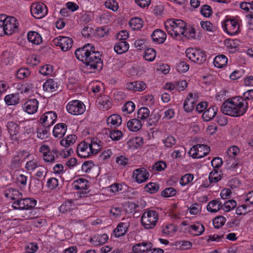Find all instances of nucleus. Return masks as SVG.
Masks as SVG:
<instances>
[{"instance_id": "obj_1", "label": "nucleus", "mask_w": 253, "mask_h": 253, "mask_svg": "<svg viewBox=\"0 0 253 253\" xmlns=\"http://www.w3.org/2000/svg\"><path fill=\"white\" fill-rule=\"evenodd\" d=\"M75 54L76 57L84 63L88 69L93 72L102 69L103 64L101 59V54L95 50L94 46L86 44L76 49Z\"/></svg>"}, {"instance_id": "obj_2", "label": "nucleus", "mask_w": 253, "mask_h": 253, "mask_svg": "<svg viewBox=\"0 0 253 253\" xmlns=\"http://www.w3.org/2000/svg\"><path fill=\"white\" fill-rule=\"evenodd\" d=\"M248 102L240 96L225 101L221 107V111L226 115L240 117L246 113L248 109Z\"/></svg>"}, {"instance_id": "obj_3", "label": "nucleus", "mask_w": 253, "mask_h": 253, "mask_svg": "<svg viewBox=\"0 0 253 253\" xmlns=\"http://www.w3.org/2000/svg\"><path fill=\"white\" fill-rule=\"evenodd\" d=\"M186 23L181 19H170L165 23V29L168 34L175 39L183 36L186 32Z\"/></svg>"}, {"instance_id": "obj_4", "label": "nucleus", "mask_w": 253, "mask_h": 253, "mask_svg": "<svg viewBox=\"0 0 253 253\" xmlns=\"http://www.w3.org/2000/svg\"><path fill=\"white\" fill-rule=\"evenodd\" d=\"M158 219V215L154 210L145 211L141 217V222L146 229L153 228L156 225Z\"/></svg>"}, {"instance_id": "obj_5", "label": "nucleus", "mask_w": 253, "mask_h": 253, "mask_svg": "<svg viewBox=\"0 0 253 253\" xmlns=\"http://www.w3.org/2000/svg\"><path fill=\"white\" fill-rule=\"evenodd\" d=\"M187 57L192 62L197 64H202L207 59L206 53L200 49L188 48L186 50Z\"/></svg>"}, {"instance_id": "obj_6", "label": "nucleus", "mask_w": 253, "mask_h": 253, "mask_svg": "<svg viewBox=\"0 0 253 253\" xmlns=\"http://www.w3.org/2000/svg\"><path fill=\"white\" fill-rule=\"evenodd\" d=\"M40 152L42 155L43 160L47 163H54L55 159L58 157V150L56 148L50 149L46 145H42Z\"/></svg>"}, {"instance_id": "obj_7", "label": "nucleus", "mask_w": 253, "mask_h": 253, "mask_svg": "<svg viewBox=\"0 0 253 253\" xmlns=\"http://www.w3.org/2000/svg\"><path fill=\"white\" fill-rule=\"evenodd\" d=\"M210 152V148L206 145L197 144L191 147L189 155L193 158H202L207 155Z\"/></svg>"}, {"instance_id": "obj_8", "label": "nucleus", "mask_w": 253, "mask_h": 253, "mask_svg": "<svg viewBox=\"0 0 253 253\" xmlns=\"http://www.w3.org/2000/svg\"><path fill=\"white\" fill-rule=\"evenodd\" d=\"M67 111L72 115L83 114L85 110V106L81 101L75 100L70 101L66 106Z\"/></svg>"}, {"instance_id": "obj_9", "label": "nucleus", "mask_w": 253, "mask_h": 253, "mask_svg": "<svg viewBox=\"0 0 253 253\" xmlns=\"http://www.w3.org/2000/svg\"><path fill=\"white\" fill-rule=\"evenodd\" d=\"M30 10L33 16L37 19L43 18L47 13V7L43 3H33Z\"/></svg>"}, {"instance_id": "obj_10", "label": "nucleus", "mask_w": 253, "mask_h": 253, "mask_svg": "<svg viewBox=\"0 0 253 253\" xmlns=\"http://www.w3.org/2000/svg\"><path fill=\"white\" fill-rule=\"evenodd\" d=\"M53 42L55 46H60L62 51H66L72 47L73 41L69 37L60 36L55 38Z\"/></svg>"}, {"instance_id": "obj_11", "label": "nucleus", "mask_w": 253, "mask_h": 253, "mask_svg": "<svg viewBox=\"0 0 253 253\" xmlns=\"http://www.w3.org/2000/svg\"><path fill=\"white\" fill-rule=\"evenodd\" d=\"M7 127L12 139L16 141L25 139V137L21 134L19 126L16 123L12 121L8 122Z\"/></svg>"}, {"instance_id": "obj_12", "label": "nucleus", "mask_w": 253, "mask_h": 253, "mask_svg": "<svg viewBox=\"0 0 253 253\" xmlns=\"http://www.w3.org/2000/svg\"><path fill=\"white\" fill-rule=\"evenodd\" d=\"M30 154L25 151H21L16 153L12 157L11 163L9 165L11 169L19 168L23 160L29 156Z\"/></svg>"}, {"instance_id": "obj_13", "label": "nucleus", "mask_w": 253, "mask_h": 253, "mask_svg": "<svg viewBox=\"0 0 253 253\" xmlns=\"http://www.w3.org/2000/svg\"><path fill=\"white\" fill-rule=\"evenodd\" d=\"M57 114L54 111H48L43 114L40 118V123L45 127L53 125L56 121Z\"/></svg>"}, {"instance_id": "obj_14", "label": "nucleus", "mask_w": 253, "mask_h": 253, "mask_svg": "<svg viewBox=\"0 0 253 253\" xmlns=\"http://www.w3.org/2000/svg\"><path fill=\"white\" fill-rule=\"evenodd\" d=\"M18 22L17 19L12 16H8L7 20L2 22L1 24L4 26V30L6 31L7 35H11L18 28Z\"/></svg>"}, {"instance_id": "obj_15", "label": "nucleus", "mask_w": 253, "mask_h": 253, "mask_svg": "<svg viewBox=\"0 0 253 253\" xmlns=\"http://www.w3.org/2000/svg\"><path fill=\"white\" fill-rule=\"evenodd\" d=\"M224 31L231 36L239 33V25L238 22L234 19H227L223 26Z\"/></svg>"}, {"instance_id": "obj_16", "label": "nucleus", "mask_w": 253, "mask_h": 253, "mask_svg": "<svg viewBox=\"0 0 253 253\" xmlns=\"http://www.w3.org/2000/svg\"><path fill=\"white\" fill-rule=\"evenodd\" d=\"M78 156L81 158H86L92 155L89 143L84 141L81 142L77 147Z\"/></svg>"}, {"instance_id": "obj_17", "label": "nucleus", "mask_w": 253, "mask_h": 253, "mask_svg": "<svg viewBox=\"0 0 253 253\" xmlns=\"http://www.w3.org/2000/svg\"><path fill=\"white\" fill-rule=\"evenodd\" d=\"M149 175V172L143 168L134 170L133 173V177L135 179L138 183H141L147 181Z\"/></svg>"}, {"instance_id": "obj_18", "label": "nucleus", "mask_w": 253, "mask_h": 253, "mask_svg": "<svg viewBox=\"0 0 253 253\" xmlns=\"http://www.w3.org/2000/svg\"><path fill=\"white\" fill-rule=\"evenodd\" d=\"M122 220L123 222L120 223L114 230V234L116 237L124 236L129 226V221L127 219L123 218Z\"/></svg>"}, {"instance_id": "obj_19", "label": "nucleus", "mask_w": 253, "mask_h": 253, "mask_svg": "<svg viewBox=\"0 0 253 253\" xmlns=\"http://www.w3.org/2000/svg\"><path fill=\"white\" fill-rule=\"evenodd\" d=\"M39 102L36 99L27 100L23 105V110L29 114L35 113L38 110Z\"/></svg>"}, {"instance_id": "obj_20", "label": "nucleus", "mask_w": 253, "mask_h": 253, "mask_svg": "<svg viewBox=\"0 0 253 253\" xmlns=\"http://www.w3.org/2000/svg\"><path fill=\"white\" fill-rule=\"evenodd\" d=\"M98 108L102 110H107L112 106V100L110 97L104 95L99 97L97 100Z\"/></svg>"}, {"instance_id": "obj_21", "label": "nucleus", "mask_w": 253, "mask_h": 253, "mask_svg": "<svg viewBox=\"0 0 253 253\" xmlns=\"http://www.w3.org/2000/svg\"><path fill=\"white\" fill-rule=\"evenodd\" d=\"M43 89L45 91L53 92L60 90V84L57 80L50 79L43 84Z\"/></svg>"}, {"instance_id": "obj_22", "label": "nucleus", "mask_w": 253, "mask_h": 253, "mask_svg": "<svg viewBox=\"0 0 253 253\" xmlns=\"http://www.w3.org/2000/svg\"><path fill=\"white\" fill-rule=\"evenodd\" d=\"M151 37L154 42L158 43H162L165 42L167 35L163 30L158 29L153 31Z\"/></svg>"}, {"instance_id": "obj_23", "label": "nucleus", "mask_w": 253, "mask_h": 253, "mask_svg": "<svg viewBox=\"0 0 253 253\" xmlns=\"http://www.w3.org/2000/svg\"><path fill=\"white\" fill-rule=\"evenodd\" d=\"M218 111L215 106H211L203 114L202 117L204 121L208 122L212 120L216 115Z\"/></svg>"}, {"instance_id": "obj_24", "label": "nucleus", "mask_w": 253, "mask_h": 253, "mask_svg": "<svg viewBox=\"0 0 253 253\" xmlns=\"http://www.w3.org/2000/svg\"><path fill=\"white\" fill-rule=\"evenodd\" d=\"M67 127V125L64 123L56 125L53 130L54 136L59 138L63 137L66 132Z\"/></svg>"}, {"instance_id": "obj_25", "label": "nucleus", "mask_w": 253, "mask_h": 253, "mask_svg": "<svg viewBox=\"0 0 253 253\" xmlns=\"http://www.w3.org/2000/svg\"><path fill=\"white\" fill-rule=\"evenodd\" d=\"M4 195L7 198L15 201L23 197L21 192L13 188L6 189L4 191Z\"/></svg>"}, {"instance_id": "obj_26", "label": "nucleus", "mask_w": 253, "mask_h": 253, "mask_svg": "<svg viewBox=\"0 0 253 253\" xmlns=\"http://www.w3.org/2000/svg\"><path fill=\"white\" fill-rule=\"evenodd\" d=\"M188 232L194 236H199L203 233L205 231L204 226L200 222H196L195 224L189 226Z\"/></svg>"}, {"instance_id": "obj_27", "label": "nucleus", "mask_w": 253, "mask_h": 253, "mask_svg": "<svg viewBox=\"0 0 253 253\" xmlns=\"http://www.w3.org/2000/svg\"><path fill=\"white\" fill-rule=\"evenodd\" d=\"M152 244L151 243L142 242L134 245L132 250L134 253H142L152 248Z\"/></svg>"}, {"instance_id": "obj_28", "label": "nucleus", "mask_w": 253, "mask_h": 253, "mask_svg": "<svg viewBox=\"0 0 253 253\" xmlns=\"http://www.w3.org/2000/svg\"><path fill=\"white\" fill-rule=\"evenodd\" d=\"M108 240V236L106 234L96 235L90 239V242L94 246H100L105 243Z\"/></svg>"}, {"instance_id": "obj_29", "label": "nucleus", "mask_w": 253, "mask_h": 253, "mask_svg": "<svg viewBox=\"0 0 253 253\" xmlns=\"http://www.w3.org/2000/svg\"><path fill=\"white\" fill-rule=\"evenodd\" d=\"M222 202L218 199L210 201L207 207V210L211 212H216L222 209Z\"/></svg>"}, {"instance_id": "obj_30", "label": "nucleus", "mask_w": 253, "mask_h": 253, "mask_svg": "<svg viewBox=\"0 0 253 253\" xmlns=\"http://www.w3.org/2000/svg\"><path fill=\"white\" fill-rule=\"evenodd\" d=\"M102 142L97 138H93L89 143L92 155H95L100 151L102 148Z\"/></svg>"}, {"instance_id": "obj_31", "label": "nucleus", "mask_w": 253, "mask_h": 253, "mask_svg": "<svg viewBox=\"0 0 253 253\" xmlns=\"http://www.w3.org/2000/svg\"><path fill=\"white\" fill-rule=\"evenodd\" d=\"M27 38L29 42L37 45L41 44L42 42L40 34L35 31L29 32L27 34Z\"/></svg>"}, {"instance_id": "obj_32", "label": "nucleus", "mask_w": 253, "mask_h": 253, "mask_svg": "<svg viewBox=\"0 0 253 253\" xmlns=\"http://www.w3.org/2000/svg\"><path fill=\"white\" fill-rule=\"evenodd\" d=\"M107 125H110L111 127H116L121 124L122 118L119 115L113 114L107 118Z\"/></svg>"}, {"instance_id": "obj_33", "label": "nucleus", "mask_w": 253, "mask_h": 253, "mask_svg": "<svg viewBox=\"0 0 253 253\" xmlns=\"http://www.w3.org/2000/svg\"><path fill=\"white\" fill-rule=\"evenodd\" d=\"M114 50L121 54L126 52L129 48V44L126 41H120L114 46Z\"/></svg>"}, {"instance_id": "obj_34", "label": "nucleus", "mask_w": 253, "mask_h": 253, "mask_svg": "<svg viewBox=\"0 0 253 253\" xmlns=\"http://www.w3.org/2000/svg\"><path fill=\"white\" fill-rule=\"evenodd\" d=\"M127 126L131 131H137L141 128L142 124L138 119H132L128 121Z\"/></svg>"}, {"instance_id": "obj_35", "label": "nucleus", "mask_w": 253, "mask_h": 253, "mask_svg": "<svg viewBox=\"0 0 253 253\" xmlns=\"http://www.w3.org/2000/svg\"><path fill=\"white\" fill-rule=\"evenodd\" d=\"M227 63V58L224 55L216 56L213 61V64L216 67L221 68L225 66Z\"/></svg>"}, {"instance_id": "obj_36", "label": "nucleus", "mask_w": 253, "mask_h": 253, "mask_svg": "<svg viewBox=\"0 0 253 253\" xmlns=\"http://www.w3.org/2000/svg\"><path fill=\"white\" fill-rule=\"evenodd\" d=\"M77 139V137L75 135H69L62 139L60 143L62 146L69 148V146L75 143Z\"/></svg>"}, {"instance_id": "obj_37", "label": "nucleus", "mask_w": 253, "mask_h": 253, "mask_svg": "<svg viewBox=\"0 0 253 253\" xmlns=\"http://www.w3.org/2000/svg\"><path fill=\"white\" fill-rule=\"evenodd\" d=\"M88 181L85 179L80 178L74 182V186L76 190H84L88 189Z\"/></svg>"}, {"instance_id": "obj_38", "label": "nucleus", "mask_w": 253, "mask_h": 253, "mask_svg": "<svg viewBox=\"0 0 253 253\" xmlns=\"http://www.w3.org/2000/svg\"><path fill=\"white\" fill-rule=\"evenodd\" d=\"M240 150L236 146H233L228 149L226 153L228 155V157L229 159L228 160V165L231 164V162L232 161H235V156H236L239 153Z\"/></svg>"}, {"instance_id": "obj_39", "label": "nucleus", "mask_w": 253, "mask_h": 253, "mask_svg": "<svg viewBox=\"0 0 253 253\" xmlns=\"http://www.w3.org/2000/svg\"><path fill=\"white\" fill-rule=\"evenodd\" d=\"M129 24L130 28L133 30H138L142 28L143 21L141 19L138 17H135L130 20Z\"/></svg>"}, {"instance_id": "obj_40", "label": "nucleus", "mask_w": 253, "mask_h": 253, "mask_svg": "<svg viewBox=\"0 0 253 253\" xmlns=\"http://www.w3.org/2000/svg\"><path fill=\"white\" fill-rule=\"evenodd\" d=\"M19 100L18 94H11L5 96L4 101L8 105H15Z\"/></svg>"}, {"instance_id": "obj_41", "label": "nucleus", "mask_w": 253, "mask_h": 253, "mask_svg": "<svg viewBox=\"0 0 253 253\" xmlns=\"http://www.w3.org/2000/svg\"><path fill=\"white\" fill-rule=\"evenodd\" d=\"M237 206V203L234 200H230L222 203V209L225 212L230 211Z\"/></svg>"}, {"instance_id": "obj_42", "label": "nucleus", "mask_w": 253, "mask_h": 253, "mask_svg": "<svg viewBox=\"0 0 253 253\" xmlns=\"http://www.w3.org/2000/svg\"><path fill=\"white\" fill-rule=\"evenodd\" d=\"M221 179V176L216 169H213L209 174V179L211 183H215Z\"/></svg>"}, {"instance_id": "obj_43", "label": "nucleus", "mask_w": 253, "mask_h": 253, "mask_svg": "<svg viewBox=\"0 0 253 253\" xmlns=\"http://www.w3.org/2000/svg\"><path fill=\"white\" fill-rule=\"evenodd\" d=\"M150 115V111L148 108L143 107L140 108L137 111V118L141 120L146 119Z\"/></svg>"}, {"instance_id": "obj_44", "label": "nucleus", "mask_w": 253, "mask_h": 253, "mask_svg": "<svg viewBox=\"0 0 253 253\" xmlns=\"http://www.w3.org/2000/svg\"><path fill=\"white\" fill-rule=\"evenodd\" d=\"M194 102V100H191L190 98L187 97L183 103L184 111L186 112H191L195 105Z\"/></svg>"}, {"instance_id": "obj_45", "label": "nucleus", "mask_w": 253, "mask_h": 253, "mask_svg": "<svg viewBox=\"0 0 253 253\" xmlns=\"http://www.w3.org/2000/svg\"><path fill=\"white\" fill-rule=\"evenodd\" d=\"M156 51L153 48H148L145 51L144 58L148 61H153L156 57Z\"/></svg>"}, {"instance_id": "obj_46", "label": "nucleus", "mask_w": 253, "mask_h": 253, "mask_svg": "<svg viewBox=\"0 0 253 253\" xmlns=\"http://www.w3.org/2000/svg\"><path fill=\"white\" fill-rule=\"evenodd\" d=\"M24 210H30L34 208L37 204V201L32 198H23Z\"/></svg>"}, {"instance_id": "obj_47", "label": "nucleus", "mask_w": 253, "mask_h": 253, "mask_svg": "<svg viewBox=\"0 0 253 253\" xmlns=\"http://www.w3.org/2000/svg\"><path fill=\"white\" fill-rule=\"evenodd\" d=\"M200 12L205 17H210L213 13L211 6L207 4L204 5L201 8Z\"/></svg>"}, {"instance_id": "obj_48", "label": "nucleus", "mask_w": 253, "mask_h": 253, "mask_svg": "<svg viewBox=\"0 0 253 253\" xmlns=\"http://www.w3.org/2000/svg\"><path fill=\"white\" fill-rule=\"evenodd\" d=\"M144 188L146 191L152 194L156 193L159 190V186L155 183L150 182L146 185Z\"/></svg>"}, {"instance_id": "obj_49", "label": "nucleus", "mask_w": 253, "mask_h": 253, "mask_svg": "<svg viewBox=\"0 0 253 253\" xmlns=\"http://www.w3.org/2000/svg\"><path fill=\"white\" fill-rule=\"evenodd\" d=\"M226 222V218L223 216H219L214 218L213 220V225L216 228L222 227Z\"/></svg>"}, {"instance_id": "obj_50", "label": "nucleus", "mask_w": 253, "mask_h": 253, "mask_svg": "<svg viewBox=\"0 0 253 253\" xmlns=\"http://www.w3.org/2000/svg\"><path fill=\"white\" fill-rule=\"evenodd\" d=\"M135 104L132 101L127 102L122 107V111L127 114L132 113L135 109Z\"/></svg>"}, {"instance_id": "obj_51", "label": "nucleus", "mask_w": 253, "mask_h": 253, "mask_svg": "<svg viewBox=\"0 0 253 253\" xmlns=\"http://www.w3.org/2000/svg\"><path fill=\"white\" fill-rule=\"evenodd\" d=\"M53 71V67L50 65H45L41 67L39 72L43 75H49Z\"/></svg>"}, {"instance_id": "obj_52", "label": "nucleus", "mask_w": 253, "mask_h": 253, "mask_svg": "<svg viewBox=\"0 0 253 253\" xmlns=\"http://www.w3.org/2000/svg\"><path fill=\"white\" fill-rule=\"evenodd\" d=\"M73 209L72 203L71 201H67L64 202L59 207L60 212L65 213L71 211Z\"/></svg>"}, {"instance_id": "obj_53", "label": "nucleus", "mask_w": 253, "mask_h": 253, "mask_svg": "<svg viewBox=\"0 0 253 253\" xmlns=\"http://www.w3.org/2000/svg\"><path fill=\"white\" fill-rule=\"evenodd\" d=\"M194 178V176L192 174L188 173L183 175L180 179V184L184 186L191 182Z\"/></svg>"}, {"instance_id": "obj_54", "label": "nucleus", "mask_w": 253, "mask_h": 253, "mask_svg": "<svg viewBox=\"0 0 253 253\" xmlns=\"http://www.w3.org/2000/svg\"><path fill=\"white\" fill-rule=\"evenodd\" d=\"M40 164L37 161L32 160L27 162L25 165V168L28 170L33 171L36 168L40 167Z\"/></svg>"}, {"instance_id": "obj_55", "label": "nucleus", "mask_w": 253, "mask_h": 253, "mask_svg": "<svg viewBox=\"0 0 253 253\" xmlns=\"http://www.w3.org/2000/svg\"><path fill=\"white\" fill-rule=\"evenodd\" d=\"M201 27L205 30L208 32H213L214 27L212 24L209 21H203L200 22Z\"/></svg>"}, {"instance_id": "obj_56", "label": "nucleus", "mask_w": 253, "mask_h": 253, "mask_svg": "<svg viewBox=\"0 0 253 253\" xmlns=\"http://www.w3.org/2000/svg\"><path fill=\"white\" fill-rule=\"evenodd\" d=\"M176 190L172 187H169L165 189L161 193V196L164 197H169L174 196L176 194Z\"/></svg>"}, {"instance_id": "obj_57", "label": "nucleus", "mask_w": 253, "mask_h": 253, "mask_svg": "<svg viewBox=\"0 0 253 253\" xmlns=\"http://www.w3.org/2000/svg\"><path fill=\"white\" fill-rule=\"evenodd\" d=\"M163 143L167 148H171L176 143L174 137L171 135L168 136L166 139L163 140Z\"/></svg>"}, {"instance_id": "obj_58", "label": "nucleus", "mask_w": 253, "mask_h": 253, "mask_svg": "<svg viewBox=\"0 0 253 253\" xmlns=\"http://www.w3.org/2000/svg\"><path fill=\"white\" fill-rule=\"evenodd\" d=\"M109 136L113 140L118 141L122 137L123 133L119 130H113L110 132Z\"/></svg>"}, {"instance_id": "obj_59", "label": "nucleus", "mask_w": 253, "mask_h": 253, "mask_svg": "<svg viewBox=\"0 0 253 253\" xmlns=\"http://www.w3.org/2000/svg\"><path fill=\"white\" fill-rule=\"evenodd\" d=\"M49 134V131L46 129L38 128L37 129V136L41 139L48 138Z\"/></svg>"}, {"instance_id": "obj_60", "label": "nucleus", "mask_w": 253, "mask_h": 253, "mask_svg": "<svg viewBox=\"0 0 253 253\" xmlns=\"http://www.w3.org/2000/svg\"><path fill=\"white\" fill-rule=\"evenodd\" d=\"M30 74L29 70L27 68H21L18 70L17 72V77L20 79H23L27 78Z\"/></svg>"}, {"instance_id": "obj_61", "label": "nucleus", "mask_w": 253, "mask_h": 253, "mask_svg": "<svg viewBox=\"0 0 253 253\" xmlns=\"http://www.w3.org/2000/svg\"><path fill=\"white\" fill-rule=\"evenodd\" d=\"M106 7L115 11L118 10V3L115 0H107L105 2Z\"/></svg>"}, {"instance_id": "obj_62", "label": "nucleus", "mask_w": 253, "mask_h": 253, "mask_svg": "<svg viewBox=\"0 0 253 253\" xmlns=\"http://www.w3.org/2000/svg\"><path fill=\"white\" fill-rule=\"evenodd\" d=\"M189 64L184 61H181L176 66L177 70L180 73L186 72L189 70Z\"/></svg>"}, {"instance_id": "obj_63", "label": "nucleus", "mask_w": 253, "mask_h": 253, "mask_svg": "<svg viewBox=\"0 0 253 253\" xmlns=\"http://www.w3.org/2000/svg\"><path fill=\"white\" fill-rule=\"evenodd\" d=\"M162 232L163 234L169 235L174 230V225L172 224L166 225L161 227Z\"/></svg>"}, {"instance_id": "obj_64", "label": "nucleus", "mask_w": 253, "mask_h": 253, "mask_svg": "<svg viewBox=\"0 0 253 253\" xmlns=\"http://www.w3.org/2000/svg\"><path fill=\"white\" fill-rule=\"evenodd\" d=\"M58 186V180L57 178L52 177L49 178L47 181V186L51 189H53Z\"/></svg>"}]
</instances>
